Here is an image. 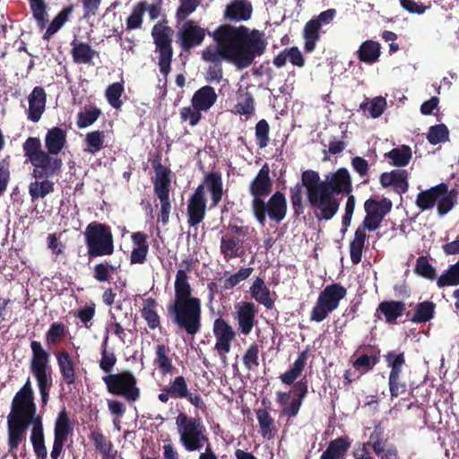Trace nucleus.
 <instances>
[{
	"label": "nucleus",
	"instance_id": "6ab92c4d",
	"mask_svg": "<svg viewBox=\"0 0 459 459\" xmlns=\"http://www.w3.org/2000/svg\"><path fill=\"white\" fill-rule=\"evenodd\" d=\"M36 411L37 406L34 402V392L30 379L28 378L22 387L13 396L10 413L36 415Z\"/></svg>",
	"mask_w": 459,
	"mask_h": 459
},
{
	"label": "nucleus",
	"instance_id": "c756f323",
	"mask_svg": "<svg viewBox=\"0 0 459 459\" xmlns=\"http://www.w3.org/2000/svg\"><path fill=\"white\" fill-rule=\"evenodd\" d=\"M63 381L72 385L76 381L75 364L71 354L65 350L55 353Z\"/></svg>",
	"mask_w": 459,
	"mask_h": 459
},
{
	"label": "nucleus",
	"instance_id": "a211bd4d",
	"mask_svg": "<svg viewBox=\"0 0 459 459\" xmlns=\"http://www.w3.org/2000/svg\"><path fill=\"white\" fill-rule=\"evenodd\" d=\"M207 199L204 188L198 186L189 197L186 207L187 224L196 227L206 215Z\"/></svg>",
	"mask_w": 459,
	"mask_h": 459
},
{
	"label": "nucleus",
	"instance_id": "4c0bfd02",
	"mask_svg": "<svg viewBox=\"0 0 459 459\" xmlns=\"http://www.w3.org/2000/svg\"><path fill=\"white\" fill-rule=\"evenodd\" d=\"M253 299L267 309L273 308L274 300L271 299L269 288L265 285L264 281L261 277H256L249 289Z\"/></svg>",
	"mask_w": 459,
	"mask_h": 459
},
{
	"label": "nucleus",
	"instance_id": "6e6d98bb",
	"mask_svg": "<svg viewBox=\"0 0 459 459\" xmlns=\"http://www.w3.org/2000/svg\"><path fill=\"white\" fill-rule=\"evenodd\" d=\"M385 107V99L383 97H376L371 100L366 99L360 103L359 109L364 112L368 110L369 117L372 118H377L384 113Z\"/></svg>",
	"mask_w": 459,
	"mask_h": 459
},
{
	"label": "nucleus",
	"instance_id": "ddd939ff",
	"mask_svg": "<svg viewBox=\"0 0 459 459\" xmlns=\"http://www.w3.org/2000/svg\"><path fill=\"white\" fill-rule=\"evenodd\" d=\"M336 15L335 9H327L321 12L318 15L310 19L304 26L303 39L304 50L311 53L316 49V43L320 39L321 28L332 22Z\"/></svg>",
	"mask_w": 459,
	"mask_h": 459
},
{
	"label": "nucleus",
	"instance_id": "13d9d810",
	"mask_svg": "<svg viewBox=\"0 0 459 459\" xmlns=\"http://www.w3.org/2000/svg\"><path fill=\"white\" fill-rule=\"evenodd\" d=\"M117 271V266L107 260L96 264L92 268L93 278L99 282L109 281L111 275Z\"/></svg>",
	"mask_w": 459,
	"mask_h": 459
},
{
	"label": "nucleus",
	"instance_id": "423d86ee",
	"mask_svg": "<svg viewBox=\"0 0 459 459\" xmlns=\"http://www.w3.org/2000/svg\"><path fill=\"white\" fill-rule=\"evenodd\" d=\"M83 235L89 262L114 254V236L108 225L96 221H91L87 225Z\"/></svg>",
	"mask_w": 459,
	"mask_h": 459
},
{
	"label": "nucleus",
	"instance_id": "7c9ffc66",
	"mask_svg": "<svg viewBox=\"0 0 459 459\" xmlns=\"http://www.w3.org/2000/svg\"><path fill=\"white\" fill-rule=\"evenodd\" d=\"M218 95L213 87L204 85L199 88L192 96L191 104L203 112H207L217 101Z\"/></svg>",
	"mask_w": 459,
	"mask_h": 459
},
{
	"label": "nucleus",
	"instance_id": "2eb2a0df",
	"mask_svg": "<svg viewBox=\"0 0 459 459\" xmlns=\"http://www.w3.org/2000/svg\"><path fill=\"white\" fill-rule=\"evenodd\" d=\"M212 333L216 339L214 350L221 359L225 361L227 354L231 350V343L236 339L237 333L222 317H218L214 320Z\"/></svg>",
	"mask_w": 459,
	"mask_h": 459
},
{
	"label": "nucleus",
	"instance_id": "774afa93",
	"mask_svg": "<svg viewBox=\"0 0 459 459\" xmlns=\"http://www.w3.org/2000/svg\"><path fill=\"white\" fill-rule=\"evenodd\" d=\"M449 138V131L446 125L439 124L432 126L429 129L427 139L431 144L446 142Z\"/></svg>",
	"mask_w": 459,
	"mask_h": 459
},
{
	"label": "nucleus",
	"instance_id": "69168bd1",
	"mask_svg": "<svg viewBox=\"0 0 459 459\" xmlns=\"http://www.w3.org/2000/svg\"><path fill=\"white\" fill-rule=\"evenodd\" d=\"M101 115V110L93 107L84 111H81L77 115L76 125L79 128H86L93 125Z\"/></svg>",
	"mask_w": 459,
	"mask_h": 459
},
{
	"label": "nucleus",
	"instance_id": "37998d69",
	"mask_svg": "<svg viewBox=\"0 0 459 459\" xmlns=\"http://www.w3.org/2000/svg\"><path fill=\"white\" fill-rule=\"evenodd\" d=\"M36 179L29 184V195L32 203L45 198L55 190V183L48 178Z\"/></svg>",
	"mask_w": 459,
	"mask_h": 459
},
{
	"label": "nucleus",
	"instance_id": "4be33fe9",
	"mask_svg": "<svg viewBox=\"0 0 459 459\" xmlns=\"http://www.w3.org/2000/svg\"><path fill=\"white\" fill-rule=\"evenodd\" d=\"M166 386L171 394V398L186 399L195 408H203L204 401L201 395L189 391L187 382L183 376H177L171 378Z\"/></svg>",
	"mask_w": 459,
	"mask_h": 459
},
{
	"label": "nucleus",
	"instance_id": "4468645a",
	"mask_svg": "<svg viewBox=\"0 0 459 459\" xmlns=\"http://www.w3.org/2000/svg\"><path fill=\"white\" fill-rule=\"evenodd\" d=\"M393 204L390 199L384 197L381 200L369 198L364 203L366 216L360 224L369 231L377 230L384 218L392 209Z\"/></svg>",
	"mask_w": 459,
	"mask_h": 459
},
{
	"label": "nucleus",
	"instance_id": "cd10ccee",
	"mask_svg": "<svg viewBox=\"0 0 459 459\" xmlns=\"http://www.w3.org/2000/svg\"><path fill=\"white\" fill-rule=\"evenodd\" d=\"M90 439L93 442L96 451H98L102 459H117V451L114 448L111 440L102 433L100 428H91Z\"/></svg>",
	"mask_w": 459,
	"mask_h": 459
},
{
	"label": "nucleus",
	"instance_id": "2f4dec72",
	"mask_svg": "<svg viewBox=\"0 0 459 459\" xmlns=\"http://www.w3.org/2000/svg\"><path fill=\"white\" fill-rule=\"evenodd\" d=\"M252 4L249 0H233L225 10V18L230 21L241 22L251 18Z\"/></svg>",
	"mask_w": 459,
	"mask_h": 459
},
{
	"label": "nucleus",
	"instance_id": "79ce46f5",
	"mask_svg": "<svg viewBox=\"0 0 459 459\" xmlns=\"http://www.w3.org/2000/svg\"><path fill=\"white\" fill-rule=\"evenodd\" d=\"M381 54V45L371 39L365 40L357 50V56L360 62L374 64L378 61Z\"/></svg>",
	"mask_w": 459,
	"mask_h": 459
},
{
	"label": "nucleus",
	"instance_id": "9b49d317",
	"mask_svg": "<svg viewBox=\"0 0 459 459\" xmlns=\"http://www.w3.org/2000/svg\"><path fill=\"white\" fill-rule=\"evenodd\" d=\"M287 209L285 195L280 191L273 194L267 202L264 199L251 208L254 217L261 226L265 225L267 216L273 221L281 222L286 217Z\"/></svg>",
	"mask_w": 459,
	"mask_h": 459
},
{
	"label": "nucleus",
	"instance_id": "e2e57ef3",
	"mask_svg": "<svg viewBox=\"0 0 459 459\" xmlns=\"http://www.w3.org/2000/svg\"><path fill=\"white\" fill-rule=\"evenodd\" d=\"M145 11L146 1H140L135 4L131 14L126 19V29L129 30L140 29L143 24V16Z\"/></svg>",
	"mask_w": 459,
	"mask_h": 459
},
{
	"label": "nucleus",
	"instance_id": "72a5a7b5",
	"mask_svg": "<svg viewBox=\"0 0 459 459\" xmlns=\"http://www.w3.org/2000/svg\"><path fill=\"white\" fill-rule=\"evenodd\" d=\"M351 441L349 437H339L328 444L326 449L322 453L320 459H344Z\"/></svg>",
	"mask_w": 459,
	"mask_h": 459
},
{
	"label": "nucleus",
	"instance_id": "864d4df0",
	"mask_svg": "<svg viewBox=\"0 0 459 459\" xmlns=\"http://www.w3.org/2000/svg\"><path fill=\"white\" fill-rule=\"evenodd\" d=\"M435 307L436 305L432 301L418 303L411 321L416 324H422L430 321L434 316Z\"/></svg>",
	"mask_w": 459,
	"mask_h": 459
},
{
	"label": "nucleus",
	"instance_id": "c03bdc74",
	"mask_svg": "<svg viewBox=\"0 0 459 459\" xmlns=\"http://www.w3.org/2000/svg\"><path fill=\"white\" fill-rule=\"evenodd\" d=\"M367 228L359 225L354 233V238L350 243V256L353 264H358L361 261L362 251L366 241Z\"/></svg>",
	"mask_w": 459,
	"mask_h": 459
},
{
	"label": "nucleus",
	"instance_id": "603ef678",
	"mask_svg": "<svg viewBox=\"0 0 459 459\" xmlns=\"http://www.w3.org/2000/svg\"><path fill=\"white\" fill-rule=\"evenodd\" d=\"M30 11L37 26L39 30H44L48 22V4L45 0H29Z\"/></svg>",
	"mask_w": 459,
	"mask_h": 459
},
{
	"label": "nucleus",
	"instance_id": "412c9836",
	"mask_svg": "<svg viewBox=\"0 0 459 459\" xmlns=\"http://www.w3.org/2000/svg\"><path fill=\"white\" fill-rule=\"evenodd\" d=\"M333 195H349L352 191L351 178L347 169L340 168L321 186Z\"/></svg>",
	"mask_w": 459,
	"mask_h": 459
},
{
	"label": "nucleus",
	"instance_id": "bb28decb",
	"mask_svg": "<svg viewBox=\"0 0 459 459\" xmlns=\"http://www.w3.org/2000/svg\"><path fill=\"white\" fill-rule=\"evenodd\" d=\"M152 165L155 171L153 181L155 195L169 194L171 170L161 164V157L160 155L153 159Z\"/></svg>",
	"mask_w": 459,
	"mask_h": 459
},
{
	"label": "nucleus",
	"instance_id": "0eeeda50",
	"mask_svg": "<svg viewBox=\"0 0 459 459\" xmlns=\"http://www.w3.org/2000/svg\"><path fill=\"white\" fill-rule=\"evenodd\" d=\"M176 425L179 434V442L186 451H198L204 444L208 445L209 438L205 434V427L200 419L179 412L176 418Z\"/></svg>",
	"mask_w": 459,
	"mask_h": 459
},
{
	"label": "nucleus",
	"instance_id": "4d7b16f0",
	"mask_svg": "<svg viewBox=\"0 0 459 459\" xmlns=\"http://www.w3.org/2000/svg\"><path fill=\"white\" fill-rule=\"evenodd\" d=\"M108 336L107 335L101 345V358L99 363L100 368L105 372L107 375L112 374L113 368L117 363V356L113 351H108Z\"/></svg>",
	"mask_w": 459,
	"mask_h": 459
},
{
	"label": "nucleus",
	"instance_id": "f704fd0d",
	"mask_svg": "<svg viewBox=\"0 0 459 459\" xmlns=\"http://www.w3.org/2000/svg\"><path fill=\"white\" fill-rule=\"evenodd\" d=\"M406 309L405 303L401 300L382 301L377 311L380 312L387 324H396L397 319L403 316Z\"/></svg>",
	"mask_w": 459,
	"mask_h": 459
},
{
	"label": "nucleus",
	"instance_id": "39448f33",
	"mask_svg": "<svg viewBox=\"0 0 459 459\" xmlns=\"http://www.w3.org/2000/svg\"><path fill=\"white\" fill-rule=\"evenodd\" d=\"M31 359L30 369L36 378L42 406L48 404L53 385L50 354L38 341L30 342Z\"/></svg>",
	"mask_w": 459,
	"mask_h": 459
},
{
	"label": "nucleus",
	"instance_id": "a878e982",
	"mask_svg": "<svg viewBox=\"0 0 459 459\" xmlns=\"http://www.w3.org/2000/svg\"><path fill=\"white\" fill-rule=\"evenodd\" d=\"M383 187L393 186L394 191L403 195L408 191V172L405 169H394L391 172H384L379 178Z\"/></svg>",
	"mask_w": 459,
	"mask_h": 459
},
{
	"label": "nucleus",
	"instance_id": "bf43d9fd",
	"mask_svg": "<svg viewBox=\"0 0 459 459\" xmlns=\"http://www.w3.org/2000/svg\"><path fill=\"white\" fill-rule=\"evenodd\" d=\"M386 366L390 368L389 373L403 372V367L406 364L405 353L399 350H392L384 355Z\"/></svg>",
	"mask_w": 459,
	"mask_h": 459
},
{
	"label": "nucleus",
	"instance_id": "a19ab883",
	"mask_svg": "<svg viewBox=\"0 0 459 459\" xmlns=\"http://www.w3.org/2000/svg\"><path fill=\"white\" fill-rule=\"evenodd\" d=\"M159 304L153 298H147L143 300V307L140 309L141 316L145 320L151 330L160 326V316L157 312Z\"/></svg>",
	"mask_w": 459,
	"mask_h": 459
},
{
	"label": "nucleus",
	"instance_id": "f3484780",
	"mask_svg": "<svg viewBox=\"0 0 459 459\" xmlns=\"http://www.w3.org/2000/svg\"><path fill=\"white\" fill-rule=\"evenodd\" d=\"M273 190V181L270 178V168L264 163L248 186L252 196L251 208L260 204Z\"/></svg>",
	"mask_w": 459,
	"mask_h": 459
},
{
	"label": "nucleus",
	"instance_id": "473e14b6",
	"mask_svg": "<svg viewBox=\"0 0 459 459\" xmlns=\"http://www.w3.org/2000/svg\"><path fill=\"white\" fill-rule=\"evenodd\" d=\"M153 365L163 375H172L176 370L173 365L172 359L170 358V349L164 343H159L155 347V357L153 359Z\"/></svg>",
	"mask_w": 459,
	"mask_h": 459
},
{
	"label": "nucleus",
	"instance_id": "3c124183",
	"mask_svg": "<svg viewBox=\"0 0 459 459\" xmlns=\"http://www.w3.org/2000/svg\"><path fill=\"white\" fill-rule=\"evenodd\" d=\"M256 419L260 427V434L264 438H272L275 430L274 420L270 413L264 409L255 411Z\"/></svg>",
	"mask_w": 459,
	"mask_h": 459
},
{
	"label": "nucleus",
	"instance_id": "f257e3e1",
	"mask_svg": "<svg viewBox=\"0 0 459 459\" xmlns=\"http://www.w3.org/2000/svg\"><path fill=\"white\" fill-rule=\"evenodd\" d=\"M212 38L216 46H208L202 52L203 60L212 64L206 72L205 80L208 82L219 83L222 80V60L238 70H243L249 67L257 56H262L267 47L263 31L250 30L245 25H220L213 31Z\"/></svg>",
	"mask_w": 459,
	"mask_h": 459
},
{
	"label": "nucleus",
	"instance_id": "c9c22d12",
	"mask_svg": "<svg viewBox=\"0 0 459 459\" xmlns=\"http://www.w3.org/2000/svg\"><path fill=\"white\" fill-rule=\"evenodd\" d=\"M71 55L75 64L90 65L92 63L94 56L98 55L97 51L89 43L74 39L71 42Z\"/></svg>",
	"mask_w": 459,
	"mask_h": 459
},
{
	"label": "nucleus",
	"instance_id": "58836bf2",
	"mask_svg": "<svg viewBox=\"0 0 459 459\" xmlns=\"http://www.w3.org/2000/svg\"><path fill=\"white\" fill-rule=\"evenodd\" d=\"M66 143V131L55 126L49 129L45 136V146L50 153L59 154Z\"/></svg>",
	"mask_w": 459,
	"mask_h": 459
},
{
	"label": "nucleus",
	"instance_id": "6e6552de",
	"mask_svg": "<svg viewBox=\"0 0 459 459\" xmlns=\"http://www.w3.org/2000/svg\"><path fill=\"white\" fill-rule=\"evenodd\" d=\"M102 381L109 394L122 396L127 403L140 399L141 390L137 386V379L129 370L103 376Z\"/></svg>",
	"mask_w": 459,
	"mask_h": 459
},
{
	"label": "nucleus",
	"instance_id": "b1692460",
	"mask_svg": "<svg viewBox=\"0 0 459 459\" xmlns=\"http://www.w3.org/2000/svg\"><path fill=\"white\" fill-rule=\"evenodd\" d=\"M199 186H203L204 194L205 189L210 194V208L216 207L221 202L223 196V181L221 172L213 170L207 172L204 177L202 184Z\"/></svg>",
	"mask_w": 459,
	"mask_h": 459
},
{
	"label": "nucleus",
	"instance_id": "f8f14e48",
	"mask_svg": "<svg viewBox=\"0 0 459 459\" xmlns=\"http://www.w3.org/2000/svg\"><path fill=\"white\" fill-rule=\"evenodd\" d=\"M307 201L319 221L332 220L340 207V200L323 187L307 197Z\"/></svg>",
	"mask_w": 459,
	"mask_h": 459
},
{
	"label": "nucleus",
	"instance_id": "8fccbe9b",
	"mask_svg": "<svg viewBox=\"0 0 459 459\" xmlns=\"http://www.w3.org/2000/svg\"><path fill=\"white\" fill-rule=\"evenodd\" d=\"M105 132L94 130L86 134L84 138V151L91 155H95L104 148Z\"/></svg>",
	"mask_w": 459,
	"mask_h": 459
},
{
	"label": "nucleus",
	"instance_id": "a18cd8bd",
	"mask_svg": "<svg viewBox=\"0 0 459 459\" xmlns=\"http://www.w3.org/2000/svg\"><path fill=\"white\" fill-rule=\"evenodd\" d=\"M73 11V4L64 7L52 20L49 25L48 27L47 25L45 26L44 29H46V31L43 34L42 39L44 40H49L50 38L55 33H56L63 27V25L69 20V17L72 14Z\"/></svg>",
	"mask_w": 459,
	"mask_h": 459
},
{
	"label": "nucleus",
	"instance_id": "052dcab7",
	"mask_svg": "<svg viewBox=\"0 0 459 459\" xmlns=\"http://www.w3.org/2000/svg\"><path fill=\"white\" fill-rule=\"evenodd\" d=\"M437 285L439 288L459 285V260L437 278Z\"/></svg>",
	"mask_w": 459,
	"mask_h": 459
},
{
	"label": "nucleus",
	"instance_id": "1a4fd4ad",
	"mask_svg": "<svg viewBox=\"0 0 459 459\" xmlns=\"http://www.w3.org/2000/svg\"><path fill=\"white\" fill-rule=\"evenodd\" d=\"M347 295V290L340 283L327 285L318 295L310 313V320L320 323L328 317Z\"/></svg>",
	"mask_w": 459,
	"mask_h": 459
},
{
	"label": "nucleus",
	"instance_id": "393cba45",
	"mask_svg": "<svg viewBox=\"0 0 459 459\" xmlns=\"http://www.w3.org/2000/svg\"><path fill=\"white\" fill-rule=\"evenodd\" d=\"M28 100L27 118L33 123H37L40 120L46 108L47 94L45 90L40 86L34 87L28 97Z\"/></svg>",
	"mask_w": 459,
	"mask_h": 459
},
{
	"label": "nucleus",
	"instance_id": "5701e85b",
	"mask_svg": "<svg viewBox=\"0 0 459 459\" xmlns=\"http://www.w3.org/2000/svg\"><path fill=\"white\" fill-rule=\"evenodd\" d=\"M235 319L240 333L248 335L256 323L257 307L253 302L242 301L235 306Z\"/></svg>",
	"mask_w": 459,
	"mask_h": 459
},
{
	"label": "nucleus",
	"instance_id": "ea45409f",
	"mask_svg": "<svg viewBox=\"0 0 459 459\" xmlns=\"http://www.w3.org/2000/svg\"><path fill=\"white\" fill-rule=\"evenodd\" d=\"M74 434V423L71 421L66 409L64 407L57 414L54 427V438L64 441Z\"/></svg>",
	"mask_w": 459,
	"mask_h": 459
},
{
	"label": "nucleus",
	"instance_id": "de8ad7c7",
	"mask_svg": "<svg viewBox=\"0 0 459 459\" xmlns=\"http://www.w3.org/2000/svg\"><path fill=\"white\" fill-rule=\"evenodd\" d=\"M39 417L34 414L9 413L8 428L26 434L27 428L30 424L34 425L36 419Z\"/></svg>",
	"mask_w": 459,
	"mask_h": 459
},
{
	"label": "nucleus",
	"instance_id": "f03ea898",
	"mask_svg": "<svg viewBox=\"0 0 459 459\" xmlns=\"http://www.w3.org/2000/svg\"><path fill=\"white\" fill-rule=\"evenodd\" d=\"M174 300L168 304V316L179 331L194 337L202 329V301L192 295L185 270H178L174 283Z\"/></svg>",
	"mask_w": 459,
	"mask_h": 459
},
{
	"label": "nucleus",
	"instance_id": "0e129e2a",
	"mask_svg": "<svg viewBox=\"0 0 459 459\" xmlns=\"http://www.w3.org/2000/svg\"><path fill=\"white\" fill-rule=\"evenodd\" d=\"M124 84L123 82H114L108 86L105 91L106 99L108 104L114 108H120L122 106V101L120 100L122 94L124 93Z\"/></svg>",
	"mask_w": 459,
	"mask_h": 459
},
{
	"label": "nucleus",
	"instance_id": "338daca9",
	"mask_svg": "<svg viewBox=\"0 0 459 459\" xmlns=\"http://www.w3.org/2000/svg\"><path fill=\"white\" fill-rule=\"evenodd\" d=\"M458 193L455 190L448 191L437 202V213L444 216L448 213L457 203Z\"/></svg>",
	"mask_w": 459,
	"mask_h": 459
},
{
	"label": "nucleus",
	"instance_id": "5fc2aeb1",
	"mask_svg": "<svg viewBox=\"0 0 459 459\" xmlns=\"http://www.w3.org/2000/svg\"><path fill=\"white\" fill-rule=\"evenodd\" d=\"M411 150L408 145H402L400 148H394L385 154L392 160V165L395 167L407 166L411 159Z\"/></svg>",
	"mask_w": 459,
	"mask_h": 459
},
{
	"label": "nucleus",
	"instance_id": "e433bc0d",
	"mask_svg": "<svg viewBox=\"0 0 459 459\" xmlns=\"http://www.w3.org/2000/svg\"><path fill=\"white\" fill-rule=\"evenodd\" d=\"M243 241L235 236H222L220 242V251L226 262L240 257L244 253L242 249Z\"/></svg>",
	"mask_w": 459,
	"mask_h": 459
},
{
	"label": "nucleus",
	"instance_id": "aec40b11",
	"mask_svg": "<svg viewBox=\"0 0 459 459\" xmlns=\"http://www.w3.org/2000/svg\"><path fill=\"white\" fill-rule=\"evenodd\" d=\"M358 357L352 362L353 368L359 372V377L371 371L381 359V350L377 345H364L357 351Z\"/></svg>",
	"mask_w": 459,
	"mask_h": 459
},
{
	"label": "nucleus",
	"instance_id": "7ed1b4c3",
	"mask_svg": "<svg viewBox=\"0 0 459 459\" xmlns=\"http://www.w3.org/2000/svg\"><path fill=\"white\" fill-rule=\"evenodd\" d=\"M24 155L34 167L32 176L36 179L49 178L60 174L63 160L56 153L43 151L37 137H29L22 145Z\"/></svg>",
	"mask_w": 459,
	"mask_h": 459
},
{
	"label": "nucleus",
	"instance_id": "9d476101",
	"mask_svg": "<svg viewBox=\"0 0 459 459\" xmlns=\"http://www.w3.org/2000/svg\"><path fill=\"white\" fill-rule=\"evenodd\" d=\"M172 29L169 26L157 23L152 30V36L156 46V52L158 53V65L160 72L165 77V83L167 77L171 71V62L173 57L172 48Z\"/></svg>",
	"mask_w": 459,
	"mask_h": 459
},
{
	"label": "nucleus",
	"instance_id": "dca6fc26",
	"mask_svg": "<svg viewBox=\"0 0 459 459\" xmlns=\"http://www.w3.org/2000/svg\"><path fill=\"white\" fill-rule=\"evenodd\" d=\"M178 31L179 46L184 51H190L192 48L200 46L206 35L205 29L197 25L194 20H185Z\"/></svg>",
	"mask_w": 459,
	"mask_h": 459
},
{
	"label": "nucleus",
	"instance_id": "49530a36",
	"mask_svg": "<svg viewBox=\"0 0 459 459\" xmlns=\"http://www.w3.org/2000/svg\"><path fill=\"white\" fill-rule=\"evenodd\" d=\"M299 185H302V188H306L307 196L310 197L312 195L321 189L323 181H321L319 173L317 171L313 169H307L301 174V182Z\"/></svg>",
	"mask_w": 459,
	"mask_h": 459
},
{
	"label": "nucleus",
	"instance_id": "09e8293b",
	"mask_svg": "<svg viewBox=\"0 0 459 459\" xmlns=\"http://www.w3.org/2000/svg\"><path fill=\"white\" fill-rule=\"evenodd\" d=\"M67 333L68 328L64 323H52L45 334L46 343L49 347L56 346L65 339Z\"/></svg>",
	"mask_w": 459,
	"mask_h": 459
},
{
	"label": "nucleus",
	"instance_id": "20e7f679",
	"mask_svg": "<svg viewBox=\"0 0 459 459\" xmlns=\"http://www.w3.org/2000/svg\"><path fill=\"white\" fill-rule=\"evenodd\" d=\"M308 355L309 349L307 348L299 353L297 359L294 361L290 368L280 376L281 383L288 385L293 384L291 389L294 394L293 398L290 403L281 410V415L286 416L289 419L294 418L298 415L303 400L308 392L307 381L305 378H302L299 381L294 383L295 380L303 372L308 359Z\"/></svg>",
	"mask_w": 459,
	"mask_h": 459
},
{
	"label": "nucleus",
	"instance_id": "680f3d73",
	"mask_svg": "<svg viewBox=\"0 0 459 459\" xmlns=\"http://www.w3.org/2000/svg\"><path fill=\"white\" fill-rule=\"evenodd\" d=\"M236 111L239 115L246 116H249L255 111V100L251 92L248 91L238 92Z\"/></svg>",
	"mask_w": 459,
	"mask_h": 459
},
{
	"label": "nucleus",
	"instance_id": "c85d7f7f",
	"mask_svg": "<svg viewBox=\"0 0 459 459\" xmlns=\"http://www.w3.org/2000/svg\"><path fill=\"white\" fill-rule=\"evenodd\" d=\"M447 193V185L440 183L428 190L421 191L416 198V205L421 210L426 211L434 207L437 201Z\"/></svg>",
	"mask_w": 459,
	"mask_h": 459
}]
</instances>
